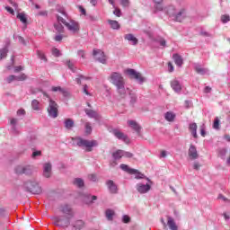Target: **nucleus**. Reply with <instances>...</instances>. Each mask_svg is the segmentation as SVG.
Masks as SVG:
<instances>
[{
    "mask_svg": "<svg viewBox=\"0 0 230 230\" xmlns=\"http://www.w3.org/2000/svg\"><path fill=\"white\" fill-rule=\"evenodd\" d=\"M43 96H46V98H49V107L47 109L49 112V116L50 118H58V104L55 101H53L51 98H49V95L48 93H43Z\"/></svg>",
    "mask_w": 230,
    "mask_h": 230,
    "instance_id": "3",
    "label": "nucleus"
},
{
    "mask_svg": "<svg viewBox=\"0 0 230 230\" xmlns=\"http://www.w3.org/2000/svg\"><path fill=\"white\" fill-rule=\"evenodd\" d=\"M123 6H128V0H120Z\"/></svg>",
    "mask_w": 230,
    "mask_h": 230,
    "instance_id": "63",
    "label": "nucleus"
},
{
    "mask_svg": "<svg viewBox=\"0 0 230 230\" xmlns=\"http://www.w3.org/2000/svg\"><path fill=\"white\" fill-rule=\"evenodd\" d=\"M84 202L89 204L91 202V196L89 194L84 195Z\"/></svg>",
    "mask_w": 230,
    "mask_h": 230,
    "instance_id": "51",
    "label": "nucleus"
},
{
    "mask_svg": "<svg viewBox=\"0 0 230 230\" xmlns=\"http://www.w3.org/2000/svg\"><path fill=\"white\" fill-rule=\"evenodd\" d=\"M114 15H116L117 17H121V10L115 8V10L113 11Z\"/></svg>",
    "mask_w": 230,
    "mask_h": 230,
    "instance_id": "48",
    "label": "nucleus"
},
{
    "mask_svg": "<svg viewBox=\"0 0 230 230\" xmlns=\"http://www.w3.org/2000/svg\"><path fill=\"white\" fill-rule=\"evenodd\" d=\"M52 55H54V57H59L60 50H58V49H57V48L52 49Z\"/></svg>",
    "mask_w": 230,
    "mask_h": 230,
    "instance_id": "46",
    "label": "nucleus"
},
{
    "mask_svg": "<svg viewBox=\"0 0 230 230\" xmlns=\"http://www.w3.org/2000/svg\"><path fill=\"white\" fill-rule=\"evenodd\" d=\"M73 227L75 229H78V230L84 229V227H85V223L84 221H82V220H77L73 225Z\"/></svg>",
    "mask_w": 230,
    "mask_h": 230,
    "instance_id": "26",
    "label": "nucleus"
},
{
    "mask_svg": "<svg viewBox=\"0 0 230 230\" xmlns=\"http://www.w3.org/2000/svg\"><path fill=\"white\" fill-rule=\"evenodd\" d=\"M17 80V77L13 75H9L7 78H6V82L7 84H12V82Z\"/></svg>",
    "mask_w": 230,
    "mask_h": 230,
    "instance_id": "43",
    "label": "nucleus"
},
{
    "mask_svg": "<svg viewBox=\"0 0 230 230\" xmlns=\"http://www.w3.org/2000/svg\"><path fill=\"white\" fill-rule=\"evenodd\" d=\"M22 69H24V67H22V66H15L14 73H20V71H22Z\"/></svg>",
    "mask_w": 230,
    "mask_h": 230,
    "instance_id": "52",
    "label": "nucleus"
},
{
    "mask_svg": "<svg viewBox=\"0 0 230 230\" xmlns=\"http://www.w3.org/2000/svg\"><path fill=\"white\" fill-rule=\"evenodd\" d=\"M196 73H199V75H204V68L196 67Z\"/></svg>",
    "mask_w": 230,
    "mask_h": 230,
    "instance_id": "53",
    "label": "nucleus"
},
{
    "mask_svg": "<svg viewBox=\"0 0 230 230\" xmlns=\"http://www.w3.org/2000/svg\"><path fill=\"white\" fill-rule=\"evenodd\" d=\"M78 8L81 13H83V15H85V9L82 5H79Z\"/></svg>",
    "mask_w": 230,
    "mask_h": 230,
    "instance_id": "62",
    "label": "nucleus"
},
{
    "mask_svg": "<svg viewBox=\"0 0 230 230\" xmlns=\"http://www.w3.org/2000/svg\"><path fill=\"white\" fill-rule=\"evenodd\" d=\"M66 64H67L69 69H71V71H75V64H73V62L66 61Z\"/></svg>",
    "mask_w": 230,
    "mask_h": 230,
    "instance_id": "50",
    "label": "nucleus"
},
{
    "mask_svg": "<svg viewBox=\"0 0 230 230\" xmlns=\"http://www.w3.org/2000/svg\"><path fill=\"white\" fill-rule=\"evenodd\" d=\"M113 217H114V210H111V209L106 210V218H108V220H112Z\"/></svg>",
    "mask_w": 230,
    "mask_h": 230,
    "instance_id": "37",
    "label": "nucleus"
},
{
    "mask_svg": "<svg viewBox=\"0 0 230 230\" xmlns=\"http://www.w3.org/2000/svg\"><path fill=\"white\" fill-rule=\"evenodd\" d=\"M8 55V48H4L0 50V60H3V58H6V56Z\"/></svg>",
    "mask_w": 230,
    "mask_h": 230,
    "instance_id": "33",
    "label": "nucleus"
},
{
    "mask_svg": "<svg viewBox=\"0 0 230 230\" xmlns=\"http://www.w3.org/2000/svg\"><path fill=\"white\" fill-rule=\"evenodd\" d=\"M189 128H190L193 137H195V139H197V137H199V135H197V123L190 124Z\"/></svg>",
    "mask_w": 230,
    "mask_h": 230,
    "instance_id": "23",
    "label": "nucleus"
},
{
    "mask_svg": "<svg viewBox=\"0 0 230 230\" xmlns=\"http://www.w3.org/2000/svg\"><path fill=\"white\" fill-rule=\"evenodd\" d=\"M171 87L175 93H181V91H182V86H181V83L177 80H172L171 82Z\"/></svg>",
    "mask_w": 230,
    "mask_h": 230,
    "instance_id": "15",
    "label": "nucleus"
},
{
    "mask_svg": "<svg viewBox=\"0 0 230 230\" xmlns=\"http://www.w3.org/2000/svg\"><path fill=\"white\" fill-rule=\"evenodd\" d=\"M217 199L218 200H223V202H229V199L226 198L224 195L222 194H219L217 196Z\"/></svg>",
    "mask_w": 230,
    "mask_h": 230,
    "instance_id": "45",
    "label": "nucleus"
},
{
    "mask_svg": "<svg viewBox=\"0 0 230 230\" xmlns=\"http://www.w3.org/2000/svg\"><path fill=\"white\" fill-rule=\"evenodd\" d=\"M213 128H216V130H218L220 128V119L218 117H217L214 120Z\"/></svg>",
    "mask_w": 230,
    "mask_h": 230,
    "instance_id": "38",
    "label": "nucleus"
},
{
    "mask_svg": "<svg viewBox=\"0 0 230 230\" xmlns=\"http://www.w3.org/2000/svg\"><path fill=\"white\" fill-rule=\"evenodd\" d=\"M109 80L111 84L115 85L116 87L119 85H125V79L123 78V75L118 72H113L109 77Z\"/></svg>",
    "mask_w": 230,
    "mask_h": 230,
    "instance_id": "4",
    "label": "nucleus"
},
{
    "mask_svg": "<svg viewBox=\"0 0 230 230\" xmlns=\"http://www.w3.org/2000/svg\"><path fill=\"white\" fill-rule=\"evenodd\" d=\"M25 189L30 193H33L34 195H40L42 193V188L36 181H27L25 184Z\"/></svg>",
    "mask_w": 230,
    "mask_h": 230,
    "instance_id": "5",
    "label": "nucleus"
},
{
    "mask_svg": "<svg viewBox=\"0 0 230 230\" xmlns=\"http://www.w3.org/2000/svg\"><path fill=\"white\" fill-rule=\"evenodd\" d=\"M124 39H125L126 40H128L129 42H132L133 46H136V44H137V42H139V40H137V38H136V37L134 36V34H131V33L126 34V35L124 36Z\"/></svg>",
    "mask_w": 230,
    "mask_h": 230,
    "instance_id": "19",
    "label": "nucleus"
},
{
    "mask_svg": "<svg viewBox=\"0 0 230 230\" xmlns=\"http://www.w3.org/2000/svg\"><path fill=\"white\" fill-rule=\"evenodd\" d=\"M31 107L34 111H39V101L33 100L31 102Z\"/></svg>",
    "mask_w": 230,
    "mask_h": 230,
    "instance_id": "40",
    "label": "nucleus"
},
{
    "mask_svg": "<svg viewBox=\"0 0 230 230\" xmlns=\"http://www.w3.org/2000/svg\"><path fill=\"white\" fill-rule=\"evenodd\" d=\"M112 157L113 159H115V161H117L118 159H121V157H123V150H117L112 154Z\"/></svg>",
    "mask_w": 230,
    "mask_h": 230,
    "instance_id": "29",
    "label": "nucleus"
},
{
    "mask_svg": "<svg viewBox=\"0 0 230 230\" xmlns=\"http://www.w3.org/2000/svg\"><path fill=\"white\" fill-rule=\"evenodd\" d=\"M167 225L169 226V229H171V230H177V225L175 224V221L173 220V218L168 217Z\"/></svg>",
    "mask_w": 230,
    "mask_h": 230,
    "instance_id": "25",
    "label": "nucleus"
},
{
    "mask_svg": "<svg viewBox=\"0 0 230 230\" xmlns=\"http://www.w3.org/2000/svg\"><path fill=\"white\" fill-rule=\"evenodd\" d=\"M18 116H24L26 114V111L24 110H18L17 111Z\"/></svg>",
    "mask_w": 230,
    "mask_h": 230,
    "instance_id": "57",
    "label": "nucleus"
},
{
    "mask_svg": "<svg viewBox=\"0 0 230 230\" xmlns=\"http://www.w3.org/2000/svg\"><path fill=\"white\" fill-rule=\"evenodd\" d=\"M85 77L84 75H79L76 79L75 82L76 84H78L80 85V84H82V80H84Z\"/></svg>",
    "mask_w": 230,
    "mask_h": 230,
    "instance_id": "49",
    "label": "nucleus"
},
{
    "mask_svg": "<svg viewBox=\"0 0 230 230\" xmlns=\"http://www.w3.org/2000/svg\"><path fill=\"white\" fill-rule=\"evenodd\" d=\"M123 222L124 224H128V222H130V217L128 216H124Z\"/></svg>",
    "mask_w": 230,
    "mask_h": 230,
    "instance_id": "56",
    "label": "nucleus"
},
{
    "mask_svg": "<svg viewBox=\"0 0 230 230\" xmlns=\"http://www.w3.org/2000/svg\"><path fill=\"white\" fill-rule=\"evenodd\" d=\"M117 91L121 98H125V96H127V93H128V88H125V84H120L117 86Z\"/></svg>",
    "mask_w": 230,
    "mask_h": 230,
    "instance_id": "14",
    "label": "nucleus"
},
{
    "mask_svg": "<svg viewBox=\"0 0 230 230\" xmlns=\"http://www.w3.org/2000/svg\"><path fill=\"white\" fill-rule=\"evenodd\" d=\"M221 21H222V22H224V24H226V22H229V21H230V17H229V15H222L221 16Z\"/></svg>",
    "mask_w": 230,
    "mask_h": 230,
    "instance_id": "44",
    "label": "nucleus"
},
{
    "mask_svg": "<svg viewBox=\"0 0 230 230\" xmlns=\"http://www.w3.org/2000/svg\"><path fill=\"white\" fill-rule=\"evenodd\" d=\"M172 58L174 60V64H176L178 67H181L182 64H184V61L182 60V57H181V55L179 54H173Z\"/></svg>",
    "mask_w": 230,
    "mask_h": 230,
    "instance_id": "18",
    "label": "nucleus"
},
{
    "mask_svg": "<svg viewBox=\"0 0 230 230\" xmlns=\"http://www.w3.org/2000/svg\"><path fill=\"white\" fill-rule=\"evenodd\" d=\"M108 23L110 24V26L112 30H119V28H120L119 22H118V21L108 20Z\"/></svg>",
    "mask_w": 230,
    "mask_h": 230,
    "instance_id": "24",
    "label": "nucleus"
},
{
    "mask_svg": "<svg viewBox=\"0 0 230 230\" xmlns=\"http://www.w3.org/2000/svg\"><path fill=\"white\" fill-rule=\"evenodd\" d=\"M175 117H176V115L172 111H167L164 114V118H165L166 121H169V122L175 121Z\"/></svg>",
    "mask_w": 230,
    "mask_h": 230,
    "instance_id": "22",
    "label": "nucleus"
},
{
    "mask_svg": "<svg viewBox=\"0 0 230 230\" xmlns=\"http://www.w3.org/2000/svg\"><path fill=\"white\" fill-rule=\"evenodd\" d=\"M65 127L70 130V128H73L75 127V121H73V119H66L65 120Z\"/></svg>",
    "mask_w": 230,
    "mask_h": 230,
    "instance_id": "30",
    "label": "nucleus"
},
{
    "mask_svg": "<svg viewBox=\"0 0 230 230\" xmlns=\"http://www.w3.org/2000/svg\"><path fill=\"white\" fill-rule=\"evenodd\" d=\"M17 19H19L23 24H28V18H26V14H24V13H19L17 14Z\"/></svg>",
    "mask_w": 230,
    "mask_h": 230,
    "instance_id": "28",
    "label": "nucleus"
},
{
    "mask_svg": "<svg viewBox=\"0 0 230 230\" xmlns=\"http://www.w3.org/2000/svg\"><path fill=\"white\" fill-rule=\"evenodd\" d=\"M62 39H63V36L62 35H57L56 37H55V40L57 41V42H60L61 40H62Z\"/></svg>",
    "mask_w": 230,
    "mask_h": 230,
    "instance_id": "61",
    "label": "nucleus"
},
{
    "mask_svg": "<svg viewBox=\"0 0 230 230\" xmlns=\"http://www.w3.org/2000/svg\"><path fill=\"white\" fill-rule=\"evenodd\" d=\"M84 127H85V134H91V132H93V128L91 127V123L86 122Z\"/></svg>",
    "mask_w": 230,
    "mask_h": 230,
    "instance_id": "39",
    "label": "nucleus"
},
{
    "mask_svg": "<svg viewBox=\"0 0 230 230\" xmlns=\"http://www.w3.org/2000/svg\"><path fill=\"white\" fill-rule=\"evenodd\" d=\"M128 127L132 128L133 130H135V132L139 134V132L141 130V126H139V124H137V122H136L135 120H128Z\"/></svg>",
    "mask_w": 230,
    "mask_h": 230,
    "instance_id": "13",
    "label": "nucleus"
},
{
    "mask_svg": "<svg viewBox=\"0 0 230 230\" xmlns=\"http://www.w3.org/2000/svg\"><path fill=\"white\" fill-rule=\"evenodd\" d=\"M37 55L40 60H43V62H48V58H46V54H44V52L38 50Z\"/></svg>",
    "mask_w": 230,
    "mask_h": 230,
    "instance_id": "35",
    "label": "nucleus"
},
{
    "mask_svg": "<svg viewBox=\"0 0 230 230\" xmlns=\"http://www.w3.org/2000/svg\"><path fill=\"white\" fill-rule=\"evenodd\" d=\"M61 212L65 213V215H68L70 218H73V211L71 210V207L64 205L63 207H61Z\"/></svg>",
    "mask_w": 230,
    "mask_h": 230,
    "instance_id": "21",
    "label": "nucleus"
},
{
    "mask_svg": "<svg viewBox=\"0 0 230 230\" xmlns=\"http://www.w3.org/2000/svg\"><path fill=\"white\" fill-rule=\"evenodd\" d=\"M26 172H28V169L24 166H17L16 169H15V172L18 174V175H22V173H26Z\"/></svg>",
    "mask_w": 230,
    "mask_h": 230,
    "instance_id": "31",
    "label": "nucleus"
},
{
    "mask_svg": "<svg viewBox=\"0 0 230 230\" xmlns=\"http://www.w3.org/2000/svg\"><path fill=\"white\" fill-rule=\"evenodd\" d=\"M77 146H84L85 149V152H93V146H98V141L96 140H87L83 139L81 137L75 139Z\"/></svg>",
    "mask_w": 230,
    "mask_h": 230,
    "instance_id": "1",
    "label": "nucleus"
},
{
    "mask_svg": "<svg viewBox=\"0 0 230 230\" xmlns=\"http://www.w3.org/2000/svg\"><path fill=\"white\" fill-rule=\"evenodd\" d=\"M167 13L170 17H172L173 21H176V22H182V21H184V17H186V11H184V9L176 13L175 7L173 6L168 7Z\"/></svg>",
    "mask_w": 230,
    "mask_h": 230,
    "instance_id": "2",
    "label": "nucleus"
},
{
    "mask_svg": "<svg viewBox=\"0 0 230 230\" xmlns=\"http://www.w3.org/2000/svg\"><path fill=\"white\" fill-rule=\"evenodd\" d=\"M5 10H7V12H9V13H11L12 15H13L15 13L12 7H10V6H6Z\"/></svg>",
    "mask_w": 230,
    "mask_h": 230,
    "instance_id": "54",
    "label": "nucleus"
},
{
    "mask_svg": "<svg viewBox=\"0 0 230 230\" xmlns=\"http://www.w3.org/2000/svg\"><path fill=\"white\" fill-rule=\"evenodd\" d=\"M189 157L192 161H195V159H199V152L197 151V146H195L193 144H191L189 147Z\"/></svg>",
    "mask_w": 230,
    "mask_h": 230,
    "instance_id": "11",
    "label": "nucleus"
},
{
    "mask_svg": "<svg viewBox=\"0 0 230 230\" xmlns=\"http://www.w3.org/2000/svg\"><path fill=\"white\" fill-rule=\"evenodd\" d=\"M65 26L71 33H78L80 31V25L75 21L66 22Z\"/></svg>",
    "mask_w": 230,
    "mask_h": 230,
    "instance_id": "9",
    "label": "nucleus"
},
{
    "mask_svg": "<svg viewBox=\"0 0 230 230\" xmlns=\"http://www.w3.org/2000/svg\"><path fill=\"white\" fill-rule=\"evenodd\" d=\"M107 186L111 191V193H118V186L114 184V181L112 180H110L107 181Z\"/></svg>",
    "mask_w": 230,
    "mask_h": 230,
    "instance_id": "20",
    "label": "nucleus"
},
{
    "mask_svg": "<svg viewBox=\"0 0 230 230\" xmlns=\"http://www.w3.org/2000/svg\"><path fill=\"white\" fill-rule=\"evenodd\" d=\"M74 184H75V186H77L78 188H84V180H82L80 178H76L74 181Z\"/></svg>",
    "mask_w": 230,
    "mask_h": 230,
    "instance_id": "34",
    "label": "nucleus"
},
{
    "mask_svg": "<svg viewBox=\"0 0 230 230\" xmlns=\"http://www.w3.org/2000/svg\"><path fill=\"white\" fill-rule=\"evenodd\" d=\"M152 186L150 184L146 183V185L143 183H137V190L138 193L144 194L148 193L149 190H151Z\"/></svg>",
    "mask_w": 230,
    "mask_h": 230,
    "instance_id": "12",
    "label": "nucleus"
},
{
    "mask_svg": "<svg viewBox=\"0 0 230 230\" xmlns=\"http://www.w3.org/2000/svg\"><path fill=\"white\" fill-rule=\"evenodd\" d=\"M39 155H42V152L41 151H34L32 153V157H37Z\"/></svg>",
    "mask_w": 230,
    "mask_h": 230,
    "instance_id": "55",
    "label": "nucleus"
},
{
    "mask_svg": "<svg viewBox=\"0 0 230 230\" xmlns=\"http://www.w3.org/2000/svg\"><path fill=\"white\" fill-rule=\"evenodd\" d=\"M51 91L53 93H61V94H66V90L60 86H52Z\"/></svg>",
    "mask_w": 230,
    "mask_h": 230,
    "instance_id": "32",
    "label": "nucleus"
},
{
    "mask_svg": "<svg viewBox=\"0 0 230 230\" xmlns=\"http://www.w3.org/2000/svg\"><path fill=\"white\" fill-rule=\"evenodd\" d=\"M112 134H113V136H115V137H117V139H120V140L124 141V143H126L127 145H128V143H130L128 137L127 135H125L123 132H121L120 130L112 129Z\"/></svg>",
    "mask_w": 230,
    "mask_h": 230,
    "instance_id": "10",
    "label": "nucleus"
},
{
    "mask_svg": "<svg viewBox=\"0 0 230 230\" xmlns=\"http://www.w3.org/2000/svg\"><path fill=\"white\" fill-rule=\"evenodd\" d=\"M85 113L87 114V116H89V118H96L97 116L96 111L93 110H85Z\"/></svg>",
    "mask_w": 230,
    "mask_h": 230,
    "instance_id": "36",
    "label": "nucleus"
},
{
    "mask_svg": "<svg viewBox=\"0 0 230 230\" xmlns=\"http://www.w3.org/2000/svg\"><path fill=\"white\" fill-rule=\"evenodd\" d=\"M120 168H121V170H123L124 172H128V173H137V170L130 169L128 167V165H127L125 164H120Z\"/></svg>",
    "mask_w": 230,
    "mask_h": 230,
    "instance_id": "27",
    "label": "nucleus"
},
{
    "mask_svg": "<svg viewBox=\"0 0 230 230\" xmlns=\"http://www.w3.org/2000/svg\"><path fill=\"white\" fill-rule=\"evenodd\" d=\"M58 22H62V24H65V25L67 22H66V20H64V18H62V17H60L58 15Z\"/></svg>",
    "mask_w": 230,
    "mask_h": 230,
    "instance_id": "59",
    "label": "nucleus"
},
{
    "mask_svg": "<svg viewBox=\"0 0 230 230\" xmlns=\"http://www.w3.org/2000/svg\"><path fill=\"white\" fill-rule=\"evenodd\" d=\"M204 93H211V87L206 86L205 89H204Z\"/></svg>",
    "mask_w": 230,
    "mask_h": 230,
    "instance_id": "64",
    "label": "nucleus"
},
{
    "mask_svg": "<svg viewBox=\"0 0 230 230\" xmlns=\"http://www.w3.org/2000/svg\"><path fill=\"white\" fill-rule=\"evenodd\" d=\"M155 4V12H163L164 7L163 6V0H152Z\"/></svg>",
    "mask_w": 230,
    "mask_h": 230,
    "instance_id": "17",
    "label": "nucleus"
},
{
    "mask_svg": "<svg viewBox=\"0 0 230 230\" xmlns=\"http://www.w3.org/2000/svg\"><path fill=\"white\" fill-rule=\"evenodd\" d=\"M123 157H128V159H130L131 157H134V155L130 152H124L123 151Z\"/></svg>",
    "mask_w": 230,
    "mask_h": 230,
    "instance_id": "47",
    "label": "nucleus"
},
{
    "mask_svg": "<svg viewBox=\"0 0 230 230\" xmlns=\"http://www.w3.org/2000/svg\"><path fill=\"white\" fill-rule=\"evenodd\" d=\"M26 78H28V76L25 75V74H22L21 75L16 76V80L18 82H24V80H26Z\"/></svg>",
    "mask_w": 230,
    "mask_h": 230,
    "instance_id": "42",
    "label": "nucleus"
},
{
    "mask_svg": "<svg viewBox=\"0 0 230 230\" xmlns=\"http://www.w3.org/2000/svg\"><path fill=\"white\" fill-rule=\"evenodd\" d=\"M125 73L128 74V75L129 76V78H131V80H137V82H139V84H143V82H145V77H143L141 73L137 72L132 68H128L125 70Z\"/></svg>",
    "mask_w": 230,
    "mask_h": 230,
    "instance_id": "6",
    "label": "nucleus"
},
{
    "mask_svg": "<svg viewBox=\"0 0 230 230\" xmlns=\"http://www.w3.org/2000/svg\"><path fill=\"white\" fill-rule=\"evenodd\" d=\"M54 26L57 31H58V33H62L64 31V26H62V24L58 23L55 24Z\"/></svg>",
    "mask_w": 230,
    "mask_h": 230,
    "instance_id": "41",
    "label": "nucleus"
},
{
    "mask_svg": "<svg viewBox=\"0 0 230 230\" xmlns=\"http://www.w3.org/2000/svg\"><path fill=\"white\" fill-rule=\"evenodd\" d=\"M93 56L101 64H107V56L102 49H93Z\"/></svg>",
    "mask_w": 230,
    "mask_h": 230,
    "instance_id": "8",
    "label": "nucleus"
},
{
    "mask_svg": "<svg viewBox=\"0 0 230 230\" xmlns=\"http://www.w3.org/2000/svg\"><path fill=\"white\" fill-rule=\"evenodd\" d=\"M43 175L47 179H49V177H51V164L48 163L44 164Z\"/></svg>",
    "mask_w": 230,
    "mask_h": 230,
    "instance_id": "16",
    "label": "nucleus"
},
{
    "mask_svg": "<svg viewBox=\"0 0 230 230\" xmlns=\"http://www.w3.org/2000/svg\"><path fill=\"white\" fill-rule=\"evenodd\" d=\"M89 179H90V181H93V182H96V181H97V177L95 174H91L89 176Z\"/></svg>",
    "mask_w": 230,
    "mask_h": 230,
    "instance_id": "58",
    "label": "nucleus"
},
{
    "mask_svg": "<svg viewBox=\"0 0 230 230\" xmlns=\"http://www.w3.org/2000/svg\"><path fill=\"white\" fill-rule=\"evenodd\" d=\"M168 67H169V73H173V65L172 62L168 63Z\"/></svg>",
    "mask_w": 230,
    "mask_h": 230,
    "instance_id": "60",
    "label": "nucleus"
},
{
    "mask_svg": "<svg viewBox=\"0 0 230 230\" xmlns=\"http://www.w3.org/2000/svg\"><path fill=\"white\" fill-rule=\"evenodd\" d=\"M52 220L54 221V225H56L58 227H69L71 225V217L68 216L66 219H61L60 217H52Z\"/></svg>",
    "mask_w": 230,
    "mask_h": 230,
    "instance_id": "7",
    "label": "nucleus"
}]
</instances>
